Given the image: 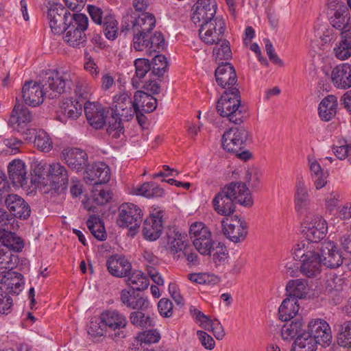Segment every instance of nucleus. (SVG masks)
Masks as SVG:
<instances>
[{"instance_id":"e2e57ef3","label":"nucleus","mask_w":351,"mask_h":351,"mask_svg":"<svg viewBox=\"0 0 351 351\" xmlns=\"http://www.w3.org/2000/svg\"><path fill=\"white\" fill-rule=\"evenodd\" d=\"M190 313L193 319L203 328H208L210 325V319L199 309L191 306Z\"/></svg>"},{"instance_id":"393cba45","label":"nucleus","mask_w":351,"mask_h":351,"mask_svg":"<svg viewBox=\"0 0 351 351\" xmlns=\"http://www.w3.org/2000/svg\"><path fill=\"white\" fill-rule=\"evenodd\" d=\"M331 80L334 86L339 89L351 87V64L343 63L335 66L331 73Z\"/></svg>"},{"instance_id":"ddd939ff","label":"nucleus","mask_w":351,"mask_h":351,"mask_svg":"<svg viewBox=\"0 0 351 351\" xmlns=\"http://www.w3.org/2000/svg\"><path fill=\"white\" fill-rule=\"evenodd\" d=\"M163 211L155 209L144 221L142 233L146 240L156 241L163 230Z\"/></svg>"},{"instance_id":"5fc2aeb1","label":"nucleus","mask_w":351,"mask_h":351,"mask_svg":"<svg viewBox=\"0 0 351 351\" xmlns=\"http://www.w3.org/2000/svg\"><path fill=\"white\" fill-rule=\"evenodd\" d=\"M17 257L14 256L8 247L0 246V269L12 268L16 263Z\"/></svg>"},{"instance_id":"052dcab7","label":"nucleus","mask_w":351,"mask_h":351,"mask_svg":"<svg viewBox=\"0 0 351 351\" xmlns=\"http://www.w3.org/2000/svg\"><path fill=\"white\" fill-rule=\"evenodd\" d=\"M136 77L139 80L143 78L149 71L151 72L152 64L147 58H137L134 61Z\"/></svg>"},{"instance_id":"0e129e2a","label":"nucleus","mask_w":351,"mask_h":351,"mask_svg":"<svg viewBox=\"0 0 351 351\" xmlns=\"http://www.w3.org/2000/svg\"><path fill=\"white\" fill-rule=\"evenodd\" d=\"M333 153L335 156L339 160H344L347 158L348 162L351 164V143L341 145L339 146H333Z\"/></svg>"},{"instance_id":"de8ad7c7","label":"nucleus","mask_w":351,"mask_h":351,"mask_svg":"<svg viewBox=\"0 0 351 351\" xmlns=\"http://www.w3.org/2000/svg\"><path fill=\"white\" fill-rule=\"evenodd\" d=\"M86 225L92 235L97 240L103 241L106 240V232L104 226L97 217H91L86 221Z\"/></svg>"},{"instance_id":"5701e85b","label":"nucleus","mask_w":351,"mask_h":351,"mask_svg":"<svg viewBox=\"0 0 351 351\" xmlns=\"http://www.w3.org/2000/svg\"><path fill=\"white\" fill-rule=\"evenodd\" d=\"M120 299L126 307L136 311H147L150 306L148 299L134 289L122 290Z\"/></svg>"},{"instance_id":"f704fd0d","label":"nucleus","mask_w":351,"mask_h":351,"mask_svg":"<svg viewBox=\"0 0 351 351\" xmlns=\"http://www.w3.org/2000/svg\"><path fill=\"white\" fill-rule=\"evenodd\" d=\"M108 113H110L109 110ZM121 117L118 113L112 111L110 116L106 119L108 124L106 132L113 138L117 139L121 138V135H124V127Z\"/></svg>"},{"instance_id":"b1692460","label":"nucleus","mask_w":351,"mask_h":351,"mask_svg":"<svg viewBox=\"0 0 351 351\" xmlns=\"http://www.w3.org/2000/svg\"><path fill=\"white\" fill-rule=\"evenodd\" d=\"M5 204L8 210L13 213L14 218L27 219L31 213L29 204L16 194H9L5 199Z\"/></svg>"},{"instance_id":"09e8293b","label":"nucleus","mask_w":351,"mask_h":351,"mask_svg":"<svg viewBox=\"0 0 351 351\" xmlns=\"http://www.w3.org/2000/svg\"><path fill=\"white\" fill-rule=\"evenodd\" d=\"M210 256H213V261L216 266L223 265L229 258L227 247L223 243L215 244L211 250Z\"/></svg>"},{"instance_id":"dca6fc26","label":"nucleus","mask_w":351,"mask_h":351,"mask_svg":"<svg viewBox=\"0 0 351 351\" xmlns=\"http://www.w3.org/2000/svg\"><path fill=\"white\" fill-rule=\"evenodd\" d=\"M319 253L322 265L328 268H337L343 263L344 258L335 243H322Z\"/></svg>"},{"instance_id":"c756f323","label":"nucleus","mask_w":351,"mask_h":351,"mask_svg":"<svg viewBox=\"0 0 351 351\" xmlns=\"http://www.w3.org/2000/svg\"><path fill=\"white\" fill-rule=\"evenodd\" d=\"M338 101L335 95H330L324 97L319 104L318 112L320 119L328 121L336 115Z\"/></svg>"},{"instance_id":"cd10ccee","label":"nucleus","mask_w":351,"mask_h":351,"mask_svg":"<svg viewBox=\"0 0 351 351\" xmlns=\"http://www.w3.org/2000/svg\"><path fill=\"white\" fill-rule=\"evenodd\" d=\"M235 223L223 225V233L230 241L243 240L247 233L245 222L237 219V216H235Z\"/></svg>"},{"instance_id":"680f3d73","label":"nucleus","mask_w":351,"mask_h":351,"mask_svg":"<svg viewBox=\"0 0 351 351\" xmlns=\"http://www.w3.org/2000/svg\"><path fill=\"white\" fill-rule=\"evenodd\" d=\"M93 199L97 205H104L109 202L112 198V191L108 189L100 190L95 189L93 191Z\"/></svg>"},{"instance_id":"c9c22d12","label":"nucleus","mask_w":351,"mask_h":351,"mask_svg":"<svg viewBox=\"0 0 351 351\" xmlns=\"http://www.w3.org/2000/svg\"><path fill=\"white\" fill-rule=\"evenodd\" d=\"M189 236L192 241H213L210 230L201 221H195L191 225Z\"/></svg>"},{"instance_id":"2f4dec72","label":"nucleus","mask_w":351,"mask_h":351,"mask_svg":"<svg viewBox=\"0 0 351 351\" xmlns=\"http://www.w3.org/2000/svg\"><path fill=\"white\" fill-rule=\"evenodd\" d=\"M51 180L59 186L66 187L69 184V174L66 168L60 162L49 165L47 169Z\"/></svg>"},{"instance_id":"3c124183","label":"nucleus","mask_w":351,"mask_h":351,"mask_svg":"<svg viewBox=\"0 0 351 351\" xmlns=\"http://www.w3.org/2000/svg\"><path fill=\"white\" fill-rule=\"evenodd\" d=\"M75 77L76 80H74L73 85L72 86V87L75 86L74 93L77 97L75 99H78L84 104L86 102H89L87 100L90 95L88 84L83 79H79L77 76Z\"/></svg>"},{"instance_id":"aec40b11","label":"nucleus","mask_w":351,"mask_h":351,"mask_svg":"<svg viewBox=\"0 0 351 351\" xmlns=\"http://www.w3.org/2000/svg\"><path fill=\"white\" fill-rule=\"evenodd\" d=\"M140 44L141 45L138 47V45L136 46V43H133L132 46L135 51H143L146 50L149 53L152 51L160 52L166 46L165 39L160 32L148 34L146 38H145L140 40Z\"/></svg>"},{"instance_id":"a211bd4d","label":"nucleus","mask_w":351,"mask_h":351,"mask_svg":"<svg viewBox=\"0 0 351 351\" xmlns=\"http://www.w3.org/2000/svg\"><path fill=\"white\" fill-rule=\"evenodd\" d=\"M328 5L331 9L333 7L336 8L335 12L330 19L331 25L336 29H341L342 32L351 29L350 14L347 7L341 2H336V1L328 2Z\"/></svg>"},{"instance_id":"6ab92c4d","label":"nucleus","mask_w":351,"mask_h":351,"mask_svg":"<svg viewBox=\"0 0 351 351\" xmlns=\"http://www.w3.org/2000/svg\"><path fill=\"white\" fill-rule=\"evenodd\" d=\"M215 76L219 86L223 88H234L237 82L235 69L230 62L221 63L215 69Z\"/></svg>"},{"instance_id":"6e6d98bb","label":"nucleus","mask_w":351,"mask_h":351,"mask_svg":"<svg viewBox=\"0 0 351 351\" xmlns=\"http://www.w3.org/2000/svg\"><path fill=\"white\" fill-rule=\"evenodd\" d=\"M0 226L1 229L10 230L11 232H14L19 227L14 217L3 208H0Z\"/></svg>"},{"instance_id":"864d4df0","label":"nucleus","mask_w":351,"mask_h":351,"mask_svg":"<svg viewBox=\"0 0 351 351\" xmlns=\"http://www.w3.org/2000/svg\"><path fill=\"white\" fill-rule=\"evenodd\" d=\"M319 230H315L313 227L303 226L302 232L307 241H321L328 232V226H321Z\"/></svg>"},{"instance_id":"4468645a","label":"nucleus","mask_w":351,"mask_h":351,"mask_svg":"<svg viewBox=\"0 0 351 351\" xmlns=\"http://www.w3.org/2000/svg\"><path fill=\"white\" fill-rule=\"evenodd\" d=\"M307 334L322 346H329L332 341V332L329 324L324 319H315L309 322Z\"/></svg>"},{"instance_id":"f8f14e48","label":"nucleus","mask_w":351,"mask_h":351,"mask_svg":"<svg viewBox=\"0 0 351 351\" xmlns=\"http://www.w3.org/2000/svg\"><path fill=\"white\" fill-rule=\"evenodd\" d=\"M72 14L60 4H53L47 10V18L49 20L51 32L58 35H61L64 32V27L68 23L69 17Z\"/></svg>"},{"instance_id":"6e6552de","label":"nucleus","mask_w":351,"mask_h":351,"mask_svg":"<svg viewBox=\"0 0 351 351\" xmlns=\"http://www.w3.org/2000/svg\"><path fill=\"white\" fill-rule=\"evenodd\" d=\"M142 218V210L137 205L124 203L119 207L117 223L120 227L129 228L127 235L130 239H133L138 232Z\"/></svg>"},{"instance_id":"39448f33","label":"nucleus","mask_w":351,"mask_h":351,"mask_svg":"<svg viewBox=\"0 0 351 351\" xmlns=\"http://www.w3.org/2000/svg\"><path fill=\"white\" fill-rule=\"evenodd\" d=\"M294 258L300 259V271L307 277H313L320 271L319 253L314 251L311 243H298L294 247Z\"/></svg>"},{"instance_id":"473e14b6","label":"nucleus","mask_w":351,"mask_h":351,"mask_svg":"<svg viewBox=\"0 0 351 351\" xmlns=\"http://www.w3.org/2000/svg\"><path fill=\"white\" fill-rule=\"evenodd\" d=\"M134 98L136 108H140L145 113H150L157 107V99L144 91L137 90L134 95Z\"/></svg>"},{"instance_id":"9b49d317","label":"nucleus","mask_w":351,"mask_h":351,"mask_svg":"<svg viewBox=\"0 0 351 351\" xmlns=\"http://www.w3.org/2000/svg\"><path fill=\"white\" fill-rule=\"evenodd\" d=\"M60 158L70 169L77 172L82 171L89 166L87 153L77 147H64L60 154Z\"/></svg>"},{"instance_id":"a878e982","label":"nucleus","mask_w":351,"mask_h":351,"mask_svg":"<svg viewBox=\"0 0 351 351\" xmlns=\"http://www.w3.org/2000/svg\"><path fill=\"white\" fill-rule=\"evenodd\" d=\"M110 274L115 277L128 276L132 271V265L124 256H111L106 262Z\"/></svg>"},{"instance_id":"8fccbe9b","label":"nucleus","mask_w":351,"mask_h":351,"mask_svg":"<svg viewBox=\"0 0 351 351\" xmlns=\"http://www.w3.org/2000/svg\"><path fill=\"white\" fill-rule=\"evenodd\" d=\"M34 146L44 152H49L53 147L52 141L49 134L44 130H39L34 138Z\"/></svg>"},{"instance_id":"bb28decb","label":"nucleus","mask_w":351,"mask_h":351,"mask_svg":"<svg viewBox=\"0 0 351 351\" xmlns=\"http://www.w3.org/2000/svg\"><path fill=\"white\" fill-rule=\"evenodd\" d=\"M9 178L14 186L23 187L27 184L25 163L21 160H14L8 167Z\"/></svg>"},{"instance_id":"13d9d810","label":"nucleus","mask_w":351,"mask_h":351,"mask_svg":"<svg viewBox=\"0 0 351 351\" xmlns=\"http://www.w3.org/2000/svg\"><path fill=\"white\" fill-rule=\"evenodd\" d=\"M145 311H135L130 313V322L136 326L145 327L150 325V317L145 313Z\"/></svg>"},{"instance_id":"bf43d9fd","label":"nucleus","mask_w":351,"mask_h":351,"mask_svg":"<svg viewBox=\"0 0 351 351\" xmlns=\"http://www.w3.org/2000/svg\"><path fill=\"white\" fill-rule=\"evenodd\" d=\"M138 339L141 342V346L143 348L147 344L158 342L160 339V335L156 330H148L139 334L138 336Z\"/></svg>"},{"instance_id":"4d7b16f0","label":"nucleus","mask_w":351,"mask_h":351,"mask_svg":"<svg viewBox=\"0 0 351 351\" xmlns=\"http://www.w3.org/2000/svg\"><path fill=\"white\" fill-rule=\"evenodd\" d=\"M221 36H220V38H221ZM221 41H222V43L219 47H214L213 55L215 56L216 59L225 60H229L232 57L230 42L226 39L223 40L221 39ZM220 40L216 44H218Z\"/></svg>"},{"instance_id":"58836bf2","label":"nucleus","mask_w":351,"mask_h":351,"mask_svg":"<svg viewBox=\"0 0 351 351\" xmlns=\"http://www.w3.org/2000/svg\"><path fill=\"white\" fill-rule=\"evenodd\" d=\"M32 120V114L30 110L23 104H16L12 112L10 122L18 125L26 124Z\"/></svg>"},{"instance_id":"4c0bfd02","label":"nucleus","mask_w":351,"mask_h":351,"mask_svg":"<svg viewBox=\"0 0 351 351\" xmlns=\"http://www.w3.org/2000/svg\"><path fill=\"white\" fill-rule=\"evenodd\" d=\"M336 57L341 60L351 56V29L341 32V39L339 45L334 48Z\"/></svg>"},{"instance_id":"7ed1b4c3","label":"nucleus","mask_w":351,"mask_h":351,"mask_svg":"<svg viewBox=\"0 0 351 351\" xmlns=\"http://www.w3.org/2000/svg\"><path fill=\"white\" fill-rule=\"evenodd\" d=\"M216 108L219 114L226 117L230 122L234 124L243 122L246 111L245 106L241 104L238 88H226L219 99Z\"/></svg>"},{"instance_id":"1a4fd4ad","label":"nucleus","mask_w":351,"mask_h":351,"mask_svg":"<svg viewBox=\"0 0 351 351\" xmlns=\"http://www.w3.org/2000/svg\"><path fill=\"white\" fill-rule=\"evenodd\" d=\"M99 319L108 332V336L112 339H123L126 334L124 331L128 320L123 313L116 309L104 311L101 313Z\"/></svg>"},{"instance_id":"79ce46f5","label":"nucleus","mask_w":351,"mask_h":351,"mask_svg":"<svg viewBox=\"0 0 351 351\" xmlns=\"http://www.w3.org/2000/svg\"><path fill=\"white\" fill-rule=\"evenodd\" d=\"M103 32L106 38L110 40H114L118 36V21L114 14L108 12L104 16Z\"/></svg>"},{"instance_id":"412c9836","label":"nucleus","mask_w":351,"mask_h":351,"mask_svg":"<svg viewBox=\"0 0 351 351\" xmlns=\"http://www.w3.org/2000/svg\"><path fill=\"white\" fill-rule=\"evenodd\" d=\"M114 106L110 110V112L114 111L116 114L118 113L119 116L124 117L128 119L133 117L136 112L135 99L132 100L126 93L116 95L114 97Z\"/></svg>"},{"instance_id":"338daca9","label":"nucleus","mask_w":351,"mask_h":351,"mask_svg":"<svg viewBox=\"0 0 351 351\" xmlns=\"http://www.w3.org/2000/svg\"><path fill=\"white\" fill-rule=\"evenodd\" d=\"M321 226H328L326 221L319 215L306 216L304 221V226L313 227L315 230H319Z\"/></svg>"},{"instance_id":"ea45409f","label":"nucleus","mask_w":351,"mask_h":351,"mask_svg":"<svg viewBox=\"0 0 351 351\" xmlns=\"http://www.w3.org/2000/svg\"><path fill=\"white\" fill-rule=\"evenodd\" d=\"M317 344L316 340L304 331L294 341L291 351H316Z\"/></svg>"},{"instance_id":"49530a36","label":"nucleus","mask_w":351,"mask_h":351,"mask_svg":"<svg viewBox=\"0 0 351 351\" xmlns=\"http://www.w3.org/2000/svg\"><path fill=\"white\" fill-rule=\"evenodd\" d=\"M137 192L139 195L149 198L160 197L164 195L163 189L154 182L144 183L138 188Z\"/></svg>"},{"instance_id":"20e7f679","label":"nucleus","mask_w":351,"mask_h":351,"mask_svg":"<svg viewBox=\"0 0 351 351\" xmlns=\"http://www.w3.org/2000/svg\"><path fill=\"white\" fill-rule=\"evenodd\" d=\"M88 27V18L84 14L73 13L64 27L63 40L70 47L80 49L87 43L86 31Z\"/></svg>"},{"instance_id":"c85d7f7f","label":"nucleus","mask_w":351,"mask_h":351,"mask_svg":"<svg viewBox=\"0 0 351 351\" xmlns=\"http://www.w3.org/2000/svg\"><path fill=\"white\" fill-rule=\"evenodd\" d=\"M83 106L84 104L81 103L78 99H67L62 106L63 117L58 116L57 120L62 123L66 122V118L76 120L82 113Z\"/></svg>"},{"instance_id":"0eeeda50","label":"nucleus","mask_w":351,"mask_h":351,"mask_svg":"<svg viewBox=\"0 0 351 351\" xmlns=\"http://www.w3.org/2000/svg\"><path fill=\"white\" fill-rule=\"evenodd\" d=\"M46 80L43 81L42 86L49 98H54L62 93H66L72 88L75 75L62 73L53 71L46 74Z\"/></svg>"},{"instance_id":"9d476101","label":"nucleus","mask_w":351,"mask_h":351,"mask_svg":"<svg viewBox=\"0 0 351 351\" xmlns=\"http://www.w3.org/2000/svg\"><path fill=\"white\" fill-rule=\"evenodd\" d=\"M247 135V131L243 127L232 128L223 134L222 147L228 152L237 153L245 147Z\"/></svg>"},{"instance_id":"e433bc0d","label":"nucleus","mask_w":351,"mask_h":351,"mask_svg":"<svg viewBox=\"0 0 351 351\" xmlns=\"http://www.w3.org/2000/svg\"><path fill=\"white\" fill-rule=\"evenodd\" d=\"M288 298H304L308 293L307 282L302 279L291 280L286 285Z\"/></svg>"},{"instance_id":"f3484780","label":"nucleus","mask_w":351,"mask_h":351,"mask_svg":"<svg viewBox=\"0 0 351 351\" xmlns=\"http://www.w3.org/2000/svg\"><path fill=\"white\" fill-rule=\"evenodd\" d=\"M44 95L47 93L42 85L33 81L25 82L22 88V97L25 104L36 107L43 102Z\"/></svg>"},{"instance_id":"72a5a7b5","label":"nucleus","mask_w":351,"mask_h":351,"mask_svg":"<svg viewBox=\"0 0 351 351\" xmlns=\"http://www.w3.org/2000/svg\"><path fill=\"white\" fill-rule=\"evenodd\" d=\"M298 300L294 297L285 298L278 309L279 318L284 322L291 320L299 311Z\"/></svg>"},{"instance_id":"69168bd1","label":"nucleus","mask_w":351,"mask_h":351,"mask_svg":"<svg viewBox=\"0 0 351 351\" xmlns=\"http://www.w3.org/2000/svg\"><path fill=\"white\" fill-rule=\"evenodd\" d=\"M87 11L92 19V21L98 25H101L104 21V16L107 12H103V10L95 5H88Z\"/></svg>"},{"instance_id":"603ef678","label":"nucleus","mask_w":351,"mask_h":351,"mask_svg":"<svg viewBox=\"0 0 351 351\" xmlns=\"http://www.w3.org/2000/svg\"><path fill=\"white\" fill-rule=\"evenodd\" d=\"M4 278V283L15 293H18V291H20L24 285L23 276L18 272H9Z\"/></svg>"},{"instance_id":"7c9ffc66","label":"nucleus","mask_w":351,"mask_h":351,"mask_svg":"<svg viewBox=\"0 0 351 351\" xmlns=\"http://www.w3.org/2000/svg\"><path fill=\"white\" fill-rule=\"evenodd\" d=\"M295 208L298 213L308 207L310 203L309 195L302 177L298 176L294 195Z\"/></svg>"},{"instance_id":"a19ab883","label":"nucleus","mask_w":351,"mask_h":351,"mask_svg":"<svg viewBox=\"0 0 351 351\" xmlns=\"http://www.w3.org/2000/svg\"><path fill=\"white\" fill-rule=\"evenodd\" d=\"M127 279V285L136 291H144L149 285V280L148 278L141 271H134L130 272Z\"/></svg>"},{"instance_id":"423d86ee","label":"nucleus","mask_w":351,"mask_h":351,"mask_svg":"<svg viewBox=\"0 0 351 351\" xmlns=\"http://www.w3.org/2000/svg\"><path fill=\"white\" fill-rule=\"evenodd\" d=\"M126 25H123L121 31L131 30L133 38L132 43H136V46H140V40L146 38L148 34H151L156 26L155 16L149 12H143L138 17L128 16Z\"/></svg>"},{"instance_id":"774afa93","label":"nucleus","mask_w":351,"mask_h":351,"mask_svg":"<svg viewBox=\"0 0 351 351\" xmlns=\"http://www.w3.org/2000/svg\"><path fill=\"white\" fill-rule=\"evenodd\" d=\"M158 308L162 317H169L173 314V304L168 299H160L158 304Z\"/></svg>"},{"instance_id":"37998d69","label":"nucleus","mask_w":351,"mask_h":351,"mask_svg":"<svg viewBox=\"0 0 351 351\" xmlns=\"http://www.w3.org/2000/svg\"><path fill=\"white\" fill-rule=\"evenodd\" d=\"M302 322L298 319H295L290 324H285L281 329V335L284 340L289 341L295 337H298L304 331L302 329Z\"/></svg>"},{"instance_id":"f03ea898","label":"nucleus","mask_w":351,"mask_h":351,"mask_svg":"<svg viewBox=\"0 0 351 351\" xmlns=\"http://www.w3.org/2000/svg\"><path fill=\"white\" fill-rule=\"evenodd\" d=\"M235 202L244 206L253 205V199L245 183L232 182L225 185L212 201L215 210L224 216L233 214Z\"/></svg>"},{"instance_id":"f257e3e1","label":"nucleus","mask_w":351,"mask_h":351,"mask_svg":"<svg viewBox=\"0 0 351 351\" xmlns=\"http://www.w3.org/2000/svg\"><path fill=\"white\" fill-rule=\"evenodd\" d=\"M217 3L215 0H197L193 6L191 21L199 26V36L207 45H213L221 40L226 30L224 20L215 16Z\"/></svg>"},{"instance_id":"a18cd8bd","label":"nucleus","mask_w":351,"mask_h":351,"mask_svg":"<svg viewBox=\"0 0 351 351\" xmlns=\"http://www.w3.org/2000/svg\"><path fill=\"white\" fill-rule=\"evenodd\" d=\"M337 342L341 347H351V321L344 322L339 326Z\"/></svg>"},{"instance_id":"4be33fe9","label":"nucleus","mask_w":351,"mask_h":351,"mask_svg":"<svg viewBox=\"0 0 351 351\" xmlns=\"http://www.w3.org/2000/svg\"><path fill=\"white\" fill-rule=\"evenodd\" d=\"M86 117L90 123L95 129H101L106 123L105 109L99 104L86 102L84 106Z\"/></svg>"},{"instance_id":"c03bdc74","label":"nucleus","mask_w":351,"mask_h":351,"mask_svg":"<svg viewBox=\"0 0 351 351\" xmlns=\"http://www.w3.org/2000/svg\"><path fill=\"white\" fill-rule=\"evenodd\" d=\"M152 64L151 72L149 76L161 77L168 69L167 58L161 54L156 55L150 61Z\"/></svg>"},{"instance_id":"2eb2a0df","label":"nucleus","mask_w":351,"mask_h":351,"mask_svg":"<svg viewBox=\"0 0 351 351\" xmlns=\"http://www.w3.org/2000/svg\"><path fill=\"white\" fill-rule=\"evenodd\" d=\"M110 170L104 162L89 165L85 170L84 180L86 184L98 185L107 183L110 180Z\"/></svg>"}]
</instances>
